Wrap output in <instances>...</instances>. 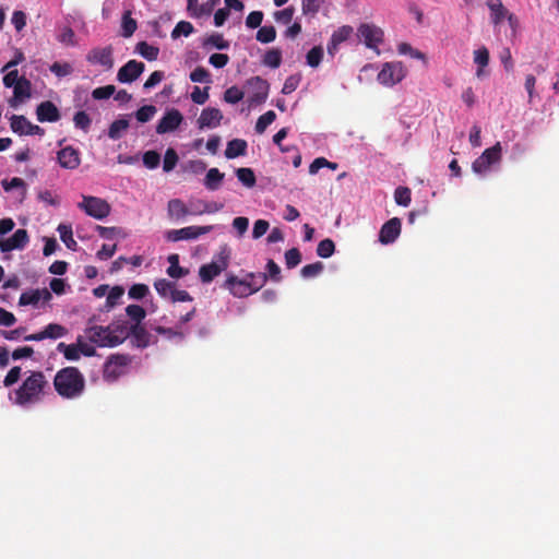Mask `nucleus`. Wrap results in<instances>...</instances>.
Wrapping results in <instances>:
<instances>
[{
	"label": "nucleus",
	"instance_id": "338daca9",
	"mask_svg": "<svg viewBox=\"0 0 559 559\" xmlns=\"http://www.w3.org/2000/svg\"><path fill=\"white\" fill-rule=\"evenodd\" d=\"M123 294H124L123 287L114 286L107 295L106 307L112 308L114 306H116L118 300L123 296Z\"/></svg>",
	"mask_w": 559,
	"mask_h": 559
},
{
	"label": "nucleus",
	"instance_id": "9b49d317",
	"mask_svg": "<svg viewBox=\"0 0 559 559\" xmlns=\"http://www.w3.org/2000/svg\"><path fill=\"white\" fill-rule=\"evenodd\" d=\"M213 226H188L180 229H171L167 231L166 238L169 241L176 242L180 240L197 239L202 235L209 234L213 230Z\"/></svg>",
	"mask_w": 559,
	"mask_h": 559
},
{
	"label": "nucleus",
	"instance_id": "a18cd8bd",
	"mask_svg": "<svg viewBox=\"0 0 559 559\" xmlns=\"http://www.w3.org/2000/svg\"><path fill=\"white\" fill-rule=\"evenodd\" d=\"M243 96H245L243 91H241L238 86L234 85V86L228 87L224 92L223 99L228 104L235 105V104L239 103L240 100H242Z\"/></svg>",
	"mask_w": 559,
	"mask_h": 559
},
{
	"label": "nucleus",
	"instance_id": "423d86ee",
	"mask_svg": "<svg viewBox=\"0 0 559 559\" xmlns=\"http://www.w3.org/2000/svg\"><path fill=\"white\" fill-rule=\"evenodd\" d=\"M9 399L23 408H29L35 401V372H32L19 389L11 392Z\"/></svg>",
	"mask_w": 559,
	"mask_h": 559
},
{
	"label": "nucleus",
	"instance_id": "69168bd1",
	"mask_svg": "<svg viewBox=\"0 0 559 559\" xmlns=\"http://www.w3.org/2000/svg\"><path fill=\"white\" fill-rule=\"evenodd\" d=\"M74 126L83 131H87L92 120L85 111H78L73 117Z\"/></svg>",
	"mask_w": 559,
	"mask_h": 559
},
{
	"label": "nucleus",
	"instance_id": "20e7f679",
	"mask_svg": "<svg viewBox=\"0 0 559 559\" xmlns=\"http://www.w3.org/2000/svg\"><path fill=\"white\" fill-rule=\"evenodd\" d=\"M229 250L224 247L215 255V259L211 263L203 264L199 269V276L201 282L204 284L211 283L216 276L225 271L229 265Z\"/></svg>",
	"mask_w": 559,
	"mask_h": 559
},
{
	"label": "nucleus",
	"instance_id": "7ed1b4c3",
	"mask_svg": "<svg viewBox=\"0 0 559 559\" xmlns=\"http://www.w3.org/2000/svg\"><path fill=\"white\" fill-rule=\"evenodd\" d=\"M132 362V357L128 354H111L107 357L103 366V379L108 383L116 382L124 376Z\"/></svg>",
	"mask_w": 559,
	"mask_h": 559
},
{
	"label": "nucleus",
	"instance_id": "412c9836",
	"mask_svg": "<svg viewBox=\"0 0 559 559\" xmlns=\"http://www.w3.org/2000/svg\"><path fill=\"white\" fill-rule=\"evenodd\" d=\"M58 163L67 169H74L80 165V153L72 146H67L58 152Z\"/></svg>",
	"mask_w": 559,
	"mask_h": 559
},
{
	"label": "nucleus",
	"instance_id": "f704fd0d",
	"mask_svg": "<svg viewBox=\"0 0 559 559\" xmlns=\"http://www.w3.org/2000/svg\"><path fill=\"white\" fill-rule=\"evenodd\" d=\"M128 128L129 121L127 119H117L109 126L108 136L111 140H119L122 132H124Z\"/></svg>",
	"mask_w": 559,
	"mask_h": 559
},
{
	"label": "nucleus",
	"instance_id": "4d7b16f0",
	"mask_svg": "<svg viewBox=\"0 0 559 559\" xmlns=\"http://www.w3.org/2000/svg\"><path fill=\"white\" fill-rule=\"evenodd\" d=\"M301 262V253L298 248H292L285 252V264L287 269H294Z\"/></svg>",
	"mask_w": 559,
	"mask_h": 559
},
{
	"label": "nucleus",
	"instance_id": "e433bc0d",
	"mask_svg": "<svg viewBox=\"0 0 559 559\" xmlns=\"http://www.w3.org/2000/svg\"><path fill=\"white\" fill-rule=\"evenodd\" d=\"M175 286H176V283L170 282L166 278H159V280L155 281V283H154V287H155L156 292L163 298H167V297L170 298Z\"/></svg>",
	"mask_w": 559,
	"mask_h": 559
},
{
	"label": "nucleus",
	"instance_id": "c9c22d12",
	"mask_svg": "<svg viewBox=\"0 0 559 559\" xmlns=\"http://www.w3.org/2000/svg\"><path fill=\"white\" fill-rule=\"evenodd\" d=\"M2 187L7 192L12 191L14 189L17 190V198L20 199H23L25 195V183L21 178L14 177L11 180H3Z\"/></svg>",
	"mask_w": 559,
	"mask_h": 559
},
{
	"label": "nucleus",
	"instance_id": "a211bd4d",
	"mask_svg": "<svg viewBox=\"0 0 559 559\" xmlns=\"http://www.w3.org/2000/svg\"><path fill=\"white\" fill-rule=\"evenodd\" d=\"M223 209L222 203L217 202H207L201 199L190 200L188 203V213L189 215H202V214H212L221 211Z\"/></svg>",
	"mask_w": 559,
	"mask_h": 559
},
{
	"label": "nucleus",
	"instance_id": "6e6d98bb",
	"mask_svg": "<svg viewBox=\"0 0 559 559\" xmlns=\"http://www.w3.org/2000/svg\"><path fill=\"white\" fill-rule=\"evenodd\" d=\"M49 69L58 78L68 76L73 72L72 66L68 62H53Z\"/></svg>",
	"mask_w": 559,
	"mask_h": 559
},
{
	"label": "nucleus",
	"instance_id": "4be33fe9",
	"mask_svg": "<svg viewBox=\"0 0 559 559\" xmlns=\"http://www.w3.org/2000/svg\"><path fill=\"white\" fill-rule=\"evenodd\" d=\"M60 119V111L57 106L50 102L45 100L37 105V120L40 122H56Z\"/></svg>",
	"mask_w": 559,
	"mask_h": 559
},
{
	"label": "nucleus",
	"instance_id": "aec40b11",
	"mask_svg": "<svg viewBox=\"0 0 559 559\" xmlns=\"http://www.w3.org/2000/svg\"><path fill=\"white\" fill-rule=\"evenodd\" d=\"M22 59V53H19L13 60L2 67L1 72L5 73L3 76V84L5 87H12L19 84L22 79H25L24 76H19L17 70L12 69L17 66Z\"/></svg>",
	"mask_w": 559,
	"mask_h": 559
},
{
	"label": "nucleus",
	"instance_id": "2f4dec72",
	"mask_svg": "<svg viewBox=\"0 0 559 559\" xmlns=\"http://www.w3.org/2000/svg\"><path fill=\"white\" fill-rule=\"evenodd\" d=\"M58 231L60 239L66 245V247L70 250H76L78 243L73 239L72 227L70 225L60 224L58 226Z\"/></svg>",
	"mask_w": 559,
	"mask_h": 559
},
{
	"label": "nucleus",
	"instance_id": "49530a36",
	"mask_svg": "<svg viewBox=\"0 0 559 559\" xmlns=\"http://www.w3.org/2000/svg\"><path fill=\"white\" fill-rule=\"evenodd\" d=\"M335 251V245L332 239L325 238L321 240L317 247V254L321 258H330Z\"/></svg>",
	"mask_w": 559,
	"mask_h": 559
},
{
	"label": "nucleus",
	"instance_id": "3c124183",
	"mask_svg": "<svg viewBox=\"0 0 559 559\" xmlns=\"http://www.w3.org/2000/svg\"><path fill=\"white\" fill-rule=\"evenodd\" d=\"M204 46H212L219 50L228 49L229 41L224 39L222 34H212L204 40Z\"/></svg>",
	"mask_w": 559,
	"mask_h": 559
},
{
	"label": "nucleus",
	"instance_id": "c756f323",
	"mask_svg": "<svg viewBox=\"0 0 559 559\" xmlns=\"http://www.w3.org/2000/svg\"><path fill=\"white\" fill-rule=\"evenodd\" d=\"M224 176L225 175L221 173L218 168H211L209 169L204 178V186L206 187V189L215 191L219 188L224 179Z\"/></svg>",
	"mask_w": 559,
	"mask_h": 559
},
{
	"label": "nucleus",
	"instance_id": "6ab92c4d",
	"mask_svg": "<svg viewBox=\"0 0 559 559\" xmlns=\"http://www.w3.org/2000/svg\"><path fill=\"white\" fill-rule=\"evenodd\" d=\"M223 114L218 108L207 107L204 108L198 119V126L200 129H212L221 124Z\"/></svg>",
	"mask_w": 559,
	"mask_h": 559
},
{
	"label": "nucleus",
	"instance_id": "f8f14e48",
	"mask_svg": "<svg viewBox=\"0 0 559 559\" xmlns=\"http://www.w3.org/2000/svg\"><path fill=\"white\" fill-rule=\"evenodd\" d=\"M183 121L182 114L171 108L165 112L156 126V133L165 134L177 130Z\"/></svg>",
	"mask_w": 559,
	"mask_h": 559
},
{
	"label": "nucleus",
	"instance_id": "dca6fc26",
	"mask_svg": "<svg viewBox=\"0 0 559 559\" xmlns=\"http://www.w3.org/2000/svg\"><path fill=\"white\" fill-rule=\"evenodd\" d=\"M401 219L393 217L385 222L379 233V240L381 243L388 245L395 241L401 234Z\"/></svg>",
	"mask_w": 559,
	"mask_h": 559
},
{
	"label": "nucleus",
	"instance_id": "774afa93",
	"mask_svg": "<svg viewBox=\"0 0 559 559\" xmlns=\"http://www.w3.org/2000/svg\"><path fill=\"white\" fill-rule=\"evenodd\" d=\"M160 163V155L156 151H147L143 154V164L148 169L156 168Z\"/></svg>",
	"mask_w": 559,
	"mask_h": 559
},
{
	"label": "nucleus",
	"instance_id": "f3484780",
	"mask_svg": "<svg viewBox=\"0 0 559 559\" xmlns=\"http://www.w3.org/2000/svg\"><path fill=\"white\" fill-rule=\"evenodd\" d=\"M86 60L93 64H100L106 69L114 66L112 48L110 46L104 48H94L86 55Z\"/></svg>",
	"mask_w": 559,
	"mask_h": 559
},
{
	"label": "nucleus",
	"instance_id": "b1692460",
	"mask_svg": "<svg viewBox=\"0 0 559 559\" xmlns=\"http://www.w3.org/2000/svg\"><path fill=\"white\" fill-rule=\"evenodd\" d=\"M489 50L483 46L474 51V62L477 66L476 76L483 79L488 75L485 68L489 64Z\"/></svg>",
	"mask_w": 559,
	"mask_h": 559
},
{
	"label": "nucleus",
	"instance_id": "a878e982",
	"mask_svg": "<svg viewBox=\"0 0 559 559\" xmlns=\"http://www.w3.org/2000/svg\"><path fill=\"white\" fill-rule=\"evenodd\" d=\"M487 7L490 10V17L493 25L500 24L510 13L501 0H487Z\"/></svg>",
	"mask_w": 559,
	"mask_h": 559
},
{
	"label": "nucleus",
	"instance_id": "2eb2a0df",
	"mask_svg": "<svg viewBox=\"0 0 559 559\" xmlns=\"http://www.w3.org/2000/svg\"><path fill=\"white\" fill-rule=\"evenodd\" d=\"M28 240L27 231L17 229L10 238L0 239V250L2 252L21 250L27 245Z\"/></svg>",
	"mask_w": 559,
	"mask_h": 559
},
{
	"label": "nucleus",
	"instance_id": "c85d7f7f",
	"mask_svg": "<svg viewBox=\"0 0 559 559\" xmlns=\"http://www.w3.org/2000/svg\"><path fill=\"white\" fill-rule=\"evenodd\" d=\"M168 214L170 217L181 219L189 215L188 204L180 199H171L168 202Z\"/></svg>",
	"mask_w": 559,
	"mask_h": 559
},
{
	"label": "nucleus",
	"instance_id": "cd10ccee",
	"mask_svg": "<svg viewBox=\"0 0 559 559\" xmlns=\"http://www.w3.org/2000/svg\"><path fill=\"white\" fill-rule=\"evenodd\" d=\"M11 129L15 133L20 134H33V124L24 117L13 115L11 117Z\"/></svg>",
	"mask_w": 559,
	"mask_h": 559
},
{
	"label": "nucleus",
	"instance_id": "c03bdc74",
	"mask_svg": "<svg viewBox=\"0 0 559 559\" xmlns=\"http://www.w3.org/2000/svg\"><path fill=\"white\" fill-rule=\"evenodd\" d=\"M394 200L396 204L408 206L412 201V192L407 187H397L394 191Z\"/></svg>",
	"mask_w": 559,
	"mask_h": 559
},
{
	"label": "nucleus",
	"instance_id": "0e129e2a",
	"mask_svg": "<svg viewBox=\"0 0 559 559\" xmlns=\"http://www.w3.org/2000/svg\"><path fill=\"white\" fill-rule=\"evenodd\" d=\"M86 340L87 338L85 337V335L78 337L75 345L78 346L79 353H80V355H83L86 357L94 356L96 353V349L93 345L87 343Z\"/></svg>",
	"mask_w": 559,
	"mask_h": 559
},
{
	"label": "nucleus",
	"instance_id": "680f3d73",
	"mask_svg": "<svg viewBox=\"0 0 559 559\" xmlns=\"http://www.w3.org/2000/svg\"><path fill=\"white\" fill-rule=\"evenodd\" d=\"M397 50L402 55H409L412 58H415V59H420L423 60L425 63H427V59H426V56L425 53H423L421 51L417 50V49H414L409 44L407 43H402L399 45L397 47Z\"/></svg>",
	"mask_w": 559,
	"mask_h": 559
},
{
	"label": "nucleus",
	"instance_id": "09e8293b",
	"mask_svg": "<svg viewBox=\"0 0 559 559\" xmlns=\"http://www.w3.org/2000/svg\"><path fill=\"white\" fill-rule=\"evenodd\" d=\"M322 58L323 48L321 46H314L308 51L306 56L307 64L310 66L311 68H317L322 61Z\"/></svg>",
	"mask_w": 559,
	"mask_h": 559
},
{
	"label": "nucleus",
	"instance_id": "ea45409f",
	"mask_svg": "<svg viewBox=\"0 0 559 559\" xmlns=\"http://www.w3.org/2000/svg\"><path fill=\"white\" fill-rule=\"evenodd\" d=\"M276 119V114L273 110H269L262 116H260L255 123V132L262 134L266 128L274 122Z\"/></svg>",
	"mask_w": 559,
	"mask_h": 559
},
{
	"label": "nucleus",
	"instance_id": "79ce46f5",
	"mask_svg": "<svg viewBox=\"0 0 559 559\" xmlns=\"http://www.w3.org/2000/svg\"><path fill=\"white\" fill-rule=\"evenodd\" d=\"M255 38L263 44L272 43L276 38V29L274 26H262L257 32Z\"/></svg>",
	"mask_w": 559,
	"mask_h": 559
},
{
	"label": "nucleus",
	"instance_id": "bf43d9fd",
	"mask_svg": "<svg viewBox=\"0 0 559 559\" xmlns=\"http://www.w3.org/2000/svg\"><path fill=\"white\" fill-rule=\"evenodd\" d=\"M323 3V0H301V9L302 13L305 15H316L321 5Z\"/></svg>",
	"mask_w": 559,
	"mask_h": 559
},
{
	"label": "nucleus",
	"instance_id": "13d9d810",
	"mask_svg": "<svg viewBox=\"0 0 559 559\" xmlns=\"http://www.w3.org/2000/svg\"><path fill=\"white\" fill-rule=\"evenodd\" d=\"M126 312L130 319L135 321V324H140L141 321L145 318L146 312L143 307L139 305H129L126 308Z\"/></svg>",
	"mask_w": 559,
	"mask_h": 559
},
{
	"label": "nucleus",
	"instance_id": "de8ad7c7",
	"mask_svg": "<svg viewBox=\"0 0 559 559\" xmlns=\"http://www.w3.org/2000/svg\"><path fill=\"white\" fill-rule=\"evenodd\" d=\"M178 159H179V157H178L177 152L173 147L167 148L165 152L164 162H163L164 171H166V173L171 171L176 167Z\"/></svg>",
	"mask_w": 559,
	"mask_h": 559
},
{
	"label": "nucleus",
	"instance_id": "a19ab883",
	"mask_svg": "<svg viewBox=\"0 0 559 559\" xmlns=\"http://www.w3.org/2000/svg\"><path fill=\"white\" fill-rule=\"evenodd\" d=\"M96 230H97L98 235L105 239H114L115 237L123 238L127 236L124 230L120 227H106V226L97 225Z\"/></svg>",
	"mask_w": 559,
	"mask_h": 559
},
{
	"label": "nucleus",
	"instance_id": "4c0bfd02",
	"mask_svg": "<svg viewBox=\"0 0 559 559\" xmlns=\"http://www.w3.org/2000/svg\"><path fill=\"white\" fill-rule=\"evenodd\" d=\"M282 63V52L280 49L267 50L263 56V64L276 69Z\"/></svg>",
	"mask_w": 559,
	"mask_h": 559
},
{
	"label": "nucleus",
	"instance_id": "e2e57ef3",
	"mask_svg": "<svg viewBox=\"0 0 559 559\" xmlns=\"http://www.w3.org/2000/svg\"><path fill=\"white\" fill-rule=\"evenodd\" d=\"M193 29V25L190 22L180 21L173 29L171 37L178 38L180 35L189 36L190 34H192Z\"/></svg>",
	"mask_w": 559,
	"mask_h": 559
},
{
	"label": "nucleus",
	"instance_id": "393cba45",
	"mask_svg": "<svg viewBox=\"0 0 559 559\" xmlns=\"http://www.w3.org/2000/svg\"><path fill=\"white\" fill-rule=\"evenodd\" d=\"M128 336L132 337V342L136 347L144 348L150 343V334L141 324H133L130 329L127 328Z\"/></svg>",
	"mask_w": 559,
	"mask_h": 559
},
{
	"label": "nucleus",
	"instance_id": "72a5a7b5",
	"mask_svg": "<svg viewBox=\"0 0 559 559\" xmlns=\"http://www.w3.org/2000/svg\"><path fill=\"white\" fill-rule=\"evenodd\" d=\"M136 51L148 61L156 60L159 53V49L157 47L148 45L146 41L138 43Z\"/></svg>",
	"mask_w": 559,
	"mask_h": 559
},
{
	"label": "nucleus",
	"instance_id": "4468645a",
	"mask_svg": "<svg viewBox=\"0 0 559 559\" xmlns=\"http://www.w3.org/2000/svg\"><path fill=\"white\" fill-rule=\"evenodd\" d=\"M144 69L145 66L143 62L129 60L119 69L117 80L120 83H132L143 73Z\"/></svg>",
	"mask_w": 559,
	"mask_h": 559
},
{
	"label": "nucleus",
	"instance_id": "ddd939ff",
	"mask_svg": "<svg viewBox=\"0 0 559 559\" xmlns=\"http://www.w3.org/2000/svg\"><path fill=\"white\" fill-rule=\"evenodd\" d=\"M223 287L237 298H245L252 294L247 276L239 280L236 275L230 274L227 276Z\"/></svg>",
	"mask_w": 559,
	"mask_h": 559
},
{
	"label": "nucleus",
	"instance_id": "bb28decb",
	"mask_svg": "<svg viewBox=\"0 0 559 559\" xmlns=\"http://www.w3.org/2000/svg\"><path fill=\"white\" fill-rule=\"evenodd\" d=\"M248 144L242 139H234L227 143L225 157L228 159L243 156L247 153Z\"/></svg>",
	"mask_w": 559,
	"mask_h": 559
},
{
	"label": "nucleus",
	"instance_id": "1a4fd4ad",
	"mask_svg": "<svg viewBox=\"0 0 559 559\" xmlns=\"http://www.w3.org/2000/svg\"><path fill=\"white\" fill-rule=\"evenodd\" d=\"M406 73L407 71L402 62H385L378 73V81L382 85L393 86L400 83L406 76Z\"/></svg>",
	"mask_w": 559,
	"mask_h": 559
},
{
	"label": "nucleus",
	"instance_id": "37998d69",
	"mask_svg": "<svg viewBox=\"0 0 559 559\" xmlns=\"http://www.w3.org/2000/svg\"><path fill=\"white\" fill-rule=\"evenodd\" d=\"M57 349L60 353H62L64 358L68 360H78L81 357L75 343L74 344L59 343L57 346Z\"/></svg>",
	"mask_w": 559,
	"mask_h": 559
},
{
	"label": "nucleus",
	"instance_id": "052dcab7",
	"mask_svg": "<svg viewBox=\"0 0 559 559\" xmlns=\"http://www.w3.org/2000/svg\"><path fill=\"white\" fill-rule=\"evenodd\" d=\"M190 80L195 83H210L211 82V74L210 72L203 68V67H197L191 73H190Z\"/></svg>",
	"mask_w": 559,
	"mask_h": 559
},
{
	"label": "nucleus",
	"instance_id": "7c9ffc66",
	"mask_svg": "<svg viewBox=\"0 0 559 559\" xmlns=\"http://www.w3.org/2000/svg\"><path fill=\"white\" fill-rule=\"evenodd\" d=\"M67 333V329L60 324L51 323L47 325L41 332L37 333V341L44 338H59Z\"/></svg>",
	"mask_w": 559,
	"mask_h": 559
},
{
	"label": "nucleus",
	"instance_id": "f257e3e1",
	"mask_svg": "<svg viewBox=\"0 0 559 559\" xmlns=\"http://www.w3.org/2000/svg\"><path fill=\"white\" fill-rule=\"evenodd\" d=\"M53 385L62 397L75 399L84 392L85 379L78 368L66 367L56 373Z\"/></svg>",
	"mask_w": 559,
	"mask_h": 559
},
{
	"label": "nucleus",
	"instance_id": "8fccbe9b",
	"mask_svg": "<svg viewBox=\"0 0 559 559\" xmlns=\"http://www.w3.org/2000/svg\"><path fill=\"white\" fill-rule=\"evenodd\" d=\"M122 36L130 37L136 31V21L131 17V13L128 11L122 16Z\"/></svg>",
	"mask_w": 559,
	"mask_h": 559
},
{
	"label": "nucleus",
	"instance_id": "864d4df0",
	"mask_svg": "<svg viewBox=\"0 0 559 559\" xmlns=\"http://www.w3.org/2000/svg\"><path fill=\"white\" fill-rule=\"evenodd\" d=\"M156 112V107L153 105H144L140 107L135 112V118L139 122L150 121Z\"/></svg>",
	"mask_w": 559,
	"mask_h": 559
},
{
	"label": "nucleus",
	"instance_id": "473e14b6",
	"mask_svg": "<svg viewBox=\"0 0 559 559\" xmlns=\"http://www.w3.org/2000/svg\"><path fill=\"white\" fill-rule=\"evenodd\" d=\"M236 176L238 180L246 186L247 188H252L255 186L257 179L253 170L251 168L241 167L236 169Z\"/></svg>",
	"mask_w": 559,
	"mask_h": 559
},
{
	"label": "nucleus",
	"instance_id": "5fc2aeb1",
	"mask_svg": "<svg viewBox=\"0 0 559 559\" xmlns=\"http://www.w3.org/2000/svg\"><path fill=\"white\" fill-rule=\"evenodd\" d=\"M323 269H324L323 263L318 261V262L305 265L300 270V274L305 278H310V277L318 276L323 271Z\"/></svg>",
	"mask_w": 559,
	"mask_h": 559
},
{
	"label": "nucleus",
	"instance_id": "6e6552de",
	"mask_svg": "<svg viewBox=\"0 0 559 559\" xmlns=\"http://www.w3.org/2000/svg\"><path fill=\"white\" fill-rule=\"evenodd\" d=\"M357 36L367 48L379 52L378 47L383 43L384 32L374 24L362 23L357 28Z\"/></svg>",
	"mask_w": 559,
	"mask_h": 559
},
{
	"label": "nucleus",
	"instance_id": "0eeeda50",
	"mask_svg": "<svg viewBox=\"0 0 559 559\" xmlns=\"http://www.w3.org/2000/svg\"><path fill=\"white\" fill-rule=\"evenodd\" d=\"M501 143L497 142L493 146L486 148L483 154L473 162V171L478 175L485 174L492 165L501 160Z\"/></svg>",
	"mask_w": 559,
	"mask_h": 559
},
{
	"label": "nucleus",
	"instance_id": "9d476101",
	"mask_svg": "<svg viewBox=\"0 0 559 559\" xmlns=\"http://www.w3.org/2000/svg\"><path fill=\"white\" fill-rule=\"evenodd\" d=\"M246 86L250 88L248 103L250 106H257L265 103L270 84L266 80L261 76H252L246 81Z\"/></svg>",
	"mask_w": 559,
	"mask_h": 559
},
{
	"label": "nucleus",
	"instance_id": "39448f33",
	"mask_svg": "<svg viewBox=\"0 0 559 559\" xmlns=\"http://www.w3.org/2000/svg\"><path fill=\"white\" fill-rule=\"evenodd\" d=\"M78 206L86 215L99 221L106 218L111 212V206L106 200L92 195H82Z\"/></svg>",
	"mask_w": 559,
	"mask_h": 559
},
{
	"label": "nucleus",
	"instance_id": "58836bf2",
	"mask_svg": "<svg viewBox=\"0 0 559 559\" xmlns=\"http://www.w3.org/2000/svg\"><path fill=\"white\" fill-rule=\"evenodd\" d=\"M247 278L249 280V286L252 289V294L260 290L267 282V275L265 273H248Z\"/></svg>",
	"mask_w": 559,
	"mask_h": 559
},
{
	"label": "nucleus",
	"instance_id": "f03ea898",
	"mask_svg": "<svg viewBox=\"0 0 559 559\" xmlns=\"http://www.w3.org/2000/svg\"><path fill=\"white\" fill-rule=\"evenodd\" d=\"M84 333L87 341L99 347H115L128 337L127 326L122 325H93L86 328Z\"/></svg>",
	"mask_w": 559,
	"mask_h": 559
},
{
	"label": "nucleus",
	"instance_id": "5701e85b",
	"mask_svg": "<svg viewBox=\"0 0 559 559\" xmlns=\"http://www.w3.org/2000/svg\"><path fill=\"white\" fill-rule=\"evenodd\" d=\"M13 96L9 99V105L16 108L25 99L31 97V82L27 79H22L19 84L12 86Z\"/></svg>",
	"mask_w": 559,
	"mask_h": 559
},
{
	"label": "nucleus",
	"instance_id": "603ef678",
	"mask_svg": "<svg viewBox=\"0 0 559 559\" xmlns=\"http://www.w3.org/2000/svg\"><path fill=\"white\" fill-rule=\"evenodd\" d=\"M353 33L354 28L352 26L343 25L333 32L331 38L341 45L342 43L346 41Z\"/></svg>",
	"mask_w": 559,
	"mask_h": 559
}]
</instances>
